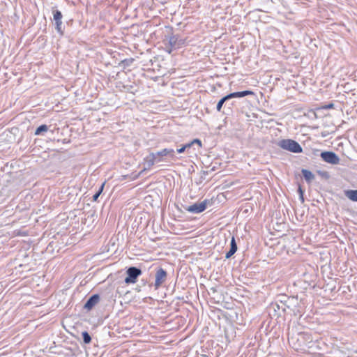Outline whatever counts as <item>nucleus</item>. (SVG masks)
<instances>
[{
    "label": "nucleus",
    "instance_id": "nucleus-20",
    "mask_svg": "<svg viewBox=\"0 0 357 357\" xmlns=\"http://www.w3.org/2000/svg\"><path fill=\"white\" fill-rule=\"evenodd\" d=\"M269 310H273L275 312L280 311V310H282L281 303H280V304H278V301H276L275 303H272L269 307Z\"/></svg>",
    "mask_w": 357,
    "mask_h": 357
},
{
    "label": "nucleus",
    "instance_id": "nucleus-9",
    "mask_svg": "<svg viewBox=\"0 0 357 357\" xmlns=\"http://www.w3.org/2000/svg\"><path fill=\"white\" fill-rule=\"evenodd\" d=\"M100 300V297L99 294H93L88 298V300L85 303L84 308L88 311L92 310L95 307V305L98 303Z\"/></svg>",
    "mask_w": 357,
    "mask_h": 357
},
{
    "label": "nucleus",
    "instance_id": "nucleus-30",
    "mask_svg": "<svg viewBox=\"0 0 357 357\" xmlns=\"http://www.w3.org/2000/svg\"><path fill=\"white\" fill-rule=\"evenodd\" d=\"M298 194H299V196H300L301 195H304V191L303 190V189H302L301 186H299V187H298Z\"/></svg>",
    "mask_w": 357,
    "mask_h": 357
},
{
    "label": "nucleus",
    "instance_id": "nucleus-25",
    "mask_svg": "<svg viewBox=\"0 0 357 357\" xmlns=\"http://www.w3.org/2000/svg\"><path fill=\"white\" fill-rule=\"evenodd\" d=\"M321 108L323 109H333V108H334V104L333 102H331L329 104L324 105L321 106Z\"/></svg>",
    "mask_w": 357,
    "mask_h": 357
},
{
    "label": "nucleus",
    "instance_id": "nucleus-26",
    "mask_svg": "<svg viewBox=\"0 0 357 357\" xmlns=\"http://www.w3.org/2000/svg\"><path fill=\"white\" fill-rule=\"evenodd\" d=\"M192 144H197L199 147H202V142L199 139H195L192 141H191Z\"/></svg>",
    "mask_w": 357,
    "mask_h": 357
},
{
    "label": "nucleus",
    "instance_id": "nucleus-22",
    "mask_svg": "<svg viewBox=\"0 0 357 357\" xmlns=\"http://www.w3.org/2000/svg\"><path fill=\"white\" fill-rule=\"evenodd\" d=\"M153 154L155 155V157L162 159H163V157L166 156L165 149H162L161 151L153 153Z\"/></svg>",
    "mask_w": 357,
    "mask_h": 357
},
{
    "label": "nucleus",
    "instance_id": "nucleus-21",
    "mask_svg": "<svg viewBox=\"0 0 357 357\" xmlns=\"http://www.w3.org/2000/svg\"><path fill=\"white\" fill-rule=\"evenodd\" d=\"M166 156L169 157L172 159L176 158L175 151L172 149H165Z\"/></svg>",
    "mask_w": 357,
    "mask_h": 357
},
{
    "label": "nucleus",
    "instance_id": "nucleus-19",
    "mask_svg": "<svg viewBox=\"0 0 357 357\" xmlns=\"http://www.w3.org/2000/svg\"><path fill=\"white\" fill-rule=\"evenodd\" d=\"M82 339H83V342L85 344H89L91 342V337L90 334L87 331H83L82 333Z\"/></svg>",
    "mask_w": 357,
    "mask_h": 357
},
{
    "label": "nucleus",
    "instance_id": "nucleus-11",
    "mask_svg": "<svg viewBox=\"0 0 357 357\" xmlns=\"http://www.w3.org/2000/svg\"><path fill=\"white\" fill-rule=\"evenodd\" d=\"M249 95H255V93L251 90H245L242 91H236V92H232L229 94H227L229 100L231 98H243L245 96H249Z\"/></svg>",
    "mask_w": 357,
    "mask_h": 357
},
{
    "label": "nucleus",
    "instance_id": "nucleus-7",
    "mask_svg": "<svg viewBox=\"0 0 357 357\" xmlns=\"http://www.w3.org/2000/svg\"><path fill=\"white\" fill-rule=\"evenodd\" d=\"M53 14V19L55 22V29L57 33L61 36H63L64 34V30L62 27V17L63 15L61 11L59 10H52Z\"/></svg>",
    "mask_w": 357,
    "mask_h": 357
},
{
    "label": "nucleus",
    "instance_id": "nucleus-18",
    "mask_svg": "<svg viewBox=\"0 0 357 357\" xmlns=\"http://www.w3.org/2000/svg\"><path fill=\"white\" fill-rule=\"evenodd\" d=\"M104 187H105V183H102L100 185V186L99 187L98 190L93 195V197H92V201L93 202H97L98 201V197H100V195H101V193L103 191Z\"/></svg>",
    "mask_w": 357,
    "mask_h": 357
},
{
    "label": "nucleus",
    "instance_id": "nucleus-17",
    "mask_svg": "<svg viewBox=\"0 0 357 357\" xmlns=\"http://www.w3.org/2000/svg\"><path fill=\"white\" fill-rule=\"evenodd\" d=\"M229 98L228 97L227 95L225 96L224 97H222L218 102L217 105H216V109L218 112H220L222 108V105L223 104L227 102V100H229Z\"/></svg>",
    "mask_w": 357,
    "mask_h": 357
},
{
    "label": "nucleus",
    "instance_id": "nucleus-31",
    "mask_svg": "<svg viewBox=\"0 0 357 357\" xmlns=\"http://www.w3.org/2000/svg\"><path fill=\"white\" fill-rule=\"evenodd\" d=\"M299 198H300V199H301V202H302V203H303V202H304V197H303V195H301L299 196Z\"/></svg>",
    "mask_w": 357,
    "mask_h": 357
},
{
    "label": "nucleus",
    "instance_id": "nucleus-1",
    "mask_svg": "<svg viewBox=\"0 0 357 357\" xmlns=\"http://www.w3.org/2000/svg\"><path fill=\"white\" fill-rule=\"evenodd\" d=\"M281 308L282 312L293 314L294 316L301 315L302 313L298 298L294 296L284 301Z\"/></svg>",
    "mask_w": 357,
    "mask_h": 357
},
{
    "label": "nucleus",
    "instance_id": "nucleus-28",
    "mask_svg": "<svg viewBox=\"0 0 357 357\" xmlns=\"http://www.w3.org/2000/svg\"><path fill=\"white\" fill-rule=\"evenodd\" d=\"M174 50H175V49L172 48V47H170L169 45H168V46L166 47V52H168L169 54H171Z\"/></svg>",
    "mask_w": 357,
    "mask_h": 357
},
{
    "label": "nucleus",
    "instance_id": "nucleus-15",
    "mask_svg": "<svg viewBox=\"0 0 357 357\" xmlns=\"http://www.w3.org/2000/svg\"><path fill=\"white\" fill-rule=\"evenodd\" d=\"M134 61H135L134 58L125 59L121 61L119 63L118 66H119V67L121 68L123 70H125V69L128 68V67L131 66Z\"/></svg>",
    "mask_w": 357,
    "mask_h": 357
},
{
    "label": "nucleus",
    "instance_id": "nucleus-12",
    "mask_svg": "<svg viewBox=\"0 0 357 357\" xmlns=\"http://www.w3.org/2000/svg\"><path fill=\"white\" fill-rule=\"evenodd\" d=\"M238 247L236 242V239L234 236L231 237V241H230V248L229 250L226 253L225 258L229 259L231 257L235 252L237 251Z\"/></svg>",
    "mask_w": 357,
    "mask_h": 357
},
{
    "label": "nucleus",
    "instance_id": "nucleus-2",
    "mask_svg": "<svg viewBox=\"0 0 357 357\" xmlns=\"http://www.w3.org/2000/svg\"><path fill=\"white\" fill-rule=\"evenodd\" d=\"M278 146L284 150H287L294 153H300L303 151V149L299 143L291 139L280 140L278 142Z\"/></svg>",
    "mask_w": 357,
    "mask_h": 357
},
{
    "label": "nucleus",
    "instance_id": "nucleus-13",
    "mask_svg": "<svg viewBox=\"0 0 357 357\" xmlns=\"http://www.w3.org/2000/svg\"><path fill=\"white\" fill-rule=\"evenodd\" d=\"M344 194L349 200L357 202V190H345Z\"/></svg>",
    "mask_w": 357,
    "mask_h": 357
},
{
    "label": "nucleus",
    "instance_id": "nucleus-23",
    "mask_svg": "<svg viewBox=\"0 0 357 357\" xmlns=\"http://www.w3.org/2000/svg\"><path fill=\"white\" fill-rule=\"evenodd\" d=\"M317 174L325 179H328L330 177L328 172L326 171H320L319 170V171H317Z\"/></svg>",
    "mask_w": 357,
    "mask_h": 357
},
{
    "label": "nucleus",
    "instance_id": "nucleus-4",
    "mask_svg": "<svg viewBox=\"0 0 357 357\" xmlns=\"http://www.w3.org/2000/svg\"><path fill=\"white\" fill-rule=\"evenodd\" d=\"M142 274L139 268L130 266L126 270V275L124 282L126 284H135L137 281L138 277Z\"/></svg>",
    "mask_w": 357,
    "mask_h": 357
},
{
    "label": "nucleus",
    "instance_id": "nucleus-24",
    "mask_svg": "<svg viewBox=\"0 0 357 357\" xmlns=\"http://www.w3.org/2000/svg\"><path fill=\"white\" fill-rule=\"evenodd\" d=\"M289 296H287V295H280L278 296V301H279L281 305L284 303V301H287V298H289Z\"/></svg>",
    "mask_w": 357,
    "mask_h": 357
},
{
    "label": "nucleus",
    "instance_id": "nucleus-29",
    "mask_svg": "<svg viewBox=\"0 0 357 357\" xmlns=\"http://www.w3.org/2000/svg\"><path fill=\"white\" fill-rule=\"evenodd\" d=\"M185 151L184 146H182L181 148L177 149V153H182Z\"/></svg>",
    "mask_w": 357,
    "mask_h": 357
},
{
    "label": "nucleus",
    "instance_id": "nucleus-5",
    "mask_svg": "<svg viewBox=\"0 0 357 357\" xmlns=\"http://www.w3.org/2000/svg\"><path fill=\"white\" fill-rule=\"evenodd\" d=\"M168 45L172 48L179 49L186 45V40L182 38L178 34H172L167 37Z\"/></svg>",
    "mask_w": 357,
    "mask_h": 357
},
{
    "label": "nucleus",
    "instance_id": "nucleus-14",
    "mask_svg": "<svg viewBox=\"0 0 357 357\" xmlns=\"http://www.w3.org/2000/svg\"><path fill=\"white\" fill-rule=\"evenodd\" d=\"M301 173L307 183H310L314 179V175L308 169H302Z\"/></svg>",
    "mask_w": 357,
    "mask_h": 357
},
{
    "label": "nucleus",
    "instance_id": "nucleus-3",
    "mask_svg": "<svg viewBox=\"0 0 357 357\" xmlns=\"http://www.w3.org/2000/svg\"><path fill=\"white\" fill-rule=\"evenodd\" d=\"M168 277L167 272L161 267L155 268V282L149 284L151 287L153 286L154 289L157 290L161 287L167 281Z\"/></svg>",
    "mask_w": 357,
    "mask_h": 357
},
{
    "label": "nucleus",
    "instance_id": "nucleus-16",
    "mask_svg": "<svg viewBox=\"0 0 357 357\" xmlns=\"http://www.w3.org/2000/svg\"><path fill=\"white\" fill-rule=\"evenodd\" d=\"M48 130V126L45 124H42L38 126L35 130V135H43L44 132H47Z\"/></svg>",
    "mask_w": 357,
    "mask_h": 357
},
{
    "label": "nucleus",
    "instance_id": "nucleus-27",
    "mask_svg": "<svg viewBox=\"0 0 357 357\" xmlns=\"http://www.w3.org/2000/svg\"><path fill=\"white\" fill-rule=\"evenodd\" d=\"M183 146H184L185 150H188L193 146V144H192V142H190L189 143L184 144Z\"/></svg>",
    "mask_w": 357,
    "mask_h": 357
},
{
    "label": "nucleus",
    "instance_id": "nucleus-32",
    "mask_svg": "<svg viewBox=\"0 0 357 357\" xmlns=\"http://www.w3.org/2000/svg\"><path fill=\"white\" fill-rule=\"evenodd\" d=\"M142 283H143V284H144V285H145V284H146V281H144V280H142Z\"/></svg>",
    "mask_w": 357,
    "mask_h": 357
},
{
    "label": "nucleus",
    "instance_id": "nucleus-10",
    "mask_svg": "<svg viewBox=\"0 0 357 357\" xmlns=\"http://www.w3.org/2000/svg\"><path fill=\"white\" fill-rule=\"evenodd\" d=\"M163 161L164 159L156 158L155 157L153 152L151 153L144 158V165L146 166L145 169H149L151 167L154 165L155 162L158 163Z\"/></svg>",
    "mask_w": 357,
    "mask_h": 357
},
{
    "label": "nucleus",
    "instance_id": "nucleus-8",
    "mask_svg": "<svg viewBox=\"0 0 357 357\" xmlns=\"http://www.w3.org/2000/svg\"><path fill=\"white\" fill-rule=\"evenodd\" d=\"M322 160L331 165H337L340 163L339 156L333 151H323L320 155Z\"/></svg>",
    "mask_w": 357,
    "mask_h": 357
},
{
    "label": "nucleus",
    "instance_id": "nucleus-6",
    "mask_svg": "<svg viewBox=\"0 0 357 357\" xmlns=\"http://www.w3.org/2000/svg\"><path fill=\"white\" fill-rule=\"evenodd\" d=\"M209 201L208 199H204L202 202H196L190 206H183L185 210L191 213H200L204 211L208 204Z\"/></svg>",
    "mask_w": 357,
    "mask_h": 357
}]
</instances>
